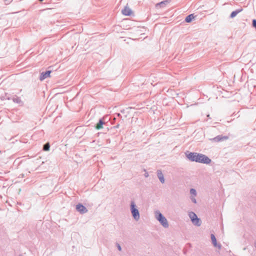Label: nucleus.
Wrapping results in <instances>:
<instances>
[{
  "label": "nucleus",
  "instance_id": "nucleus-1",
  "mask_svg": "<svg viewBox=\"0 0 256 256\" xmlns=\"http://www.w3.org/2000/svg\"><path fill=\"white\" fill-rule=\"evenodd\" d=\"M186 158L191 162L204 164H209L212 162L208 156L202 154L187 152H186Z\"/></svg>",
  "mask_w": 256,
  "mask_h": 256
},
{
  "label": "nucleus",
  "instance_id": "nucleus-2",
  "mask_svg": "<svg viewBox=\"0 0 256 256\" xmlns=\"http://www.w3.org/2000/svg\"><path fill=\"white\" fill-rule=\"evenodd\" d=\"M155 217L156 219L164 228H168L169 226L166 218L159 211H156L155 212Z\"/></svg>",
  "mask_w": 256,
  "mask_h": 256
},
{
  "label": "nucleus",
  "instance_id": "nucleus-3",
  "mask_svg": "<svg viewBox=\"0 0 256 256\" xmlns=\"http://www.w3.org/2000/svg\"><path fill=\"white\" fill-rule=\"evenodd\" d=\"M130 210L134 218L138 221L140 218V212L134 201L130 202Z\"/></svg>",
  "mask_w": 256,
  "mask_h": 256
},
{
  "label": "nucleus",
  "instance_id": "nucleus-4",
  "mask_svg": "<svg viewBox=\"0 0 256 256\" xmlns=\"http://www.w3.org/2000/svg\"><path fill=\"white\" fill-rule=\"evenodd\" d=\"M228 138V136H223L222 135H218L210 139V140L212 142H222L224 140H226Z\"/></svg>",
  "mask_w": 256,
  "mask_h": 256
},
{
  "label": "nucleus",
  "instance_id": "nucleus-5",
  "mask_svg": "<svg viewBox=\"0 0 256 256\" xmlns=\"http://www.w3.org/2000/svg\"><path fill=\"white\" fill-rule=\"evenodd\" d=\"M76 210L82 214H85L88 212L86 207L81 204H78L76 205Z\"/></svg>",
  "mask_w": 256,
  "mask_h": 256
},
{
  "label": "nucleus",
  "instance_id": "nucleus-6",
  "mask_svg": "<svg viewBox=\"0 0 256 256\" xmlns=\"http://www.w3.org/2000/svg\"><path fill=\"white\" fill-rule=\"evenodd\" d=\"M52 72V70H46V72H40V81L44 80V79L50 77V74Z\"/></svg>",
  "mask_w": 256,
  "mask_h": 256
},
{
  "label": "nucleus",
  "instance_id": "nucleus-7",
  "mask_svg": "<svg viewBox=\"0 0 256 256\" xmlns=\"http://www.w3.org/2000/svg\"><path fill=\"white\" fill-rule=\"evenodd\" d=\"M212 242V244L214 247L218 248V249H220L222 248V245L220 244H218L216 238L215 237L214 234H210Z\"/></svg>",
  "mask_w": 256,
  "mask_h": 256
},
{
  "label": "nucleus",
  "instance_id": "nucleus-8",
  "mask_svg": "<svg viewBox=\"0 0 256 256\" xmlns=\"http://www.w3.org/2000/svg\"><path fill=\"white\" fill-rule=\"evenodd\" d=\"M170 2V1L168 0H166L162 1L160 2H158L156 4V8H164L166 5H167Z\"/></svg>",
  "mask_w": 256,
  "mask_h": 256
},
{
  "label": "nucleus",
  "instance_id": "nucleus-9",
  "mask_svg": "<svg viewBox=\"0 0 256 256\" xmlns=\"http://www.w3.org/2000/svg\"><path fill=\"white\" fill-rule=\"evenodd\" d=\"M157 176L161 183L164 184L165 182V179L164 178V174L162 170H158L156 172Z\"/></svg>",
  "mask_w": 256,
  "mask_h": 256
},
{
  "label": "nucleus",
  "instance_id": "nucleus-10",
  "mask_svg": "<svg viewBox=\"0 0 256 256\" xmlns=\"http://www.w3.org/2000/svg\"><path fill=\"white\" fill-rule=\"evenodd\" d=\"M122 14L124 16H130L132 13V11L130 8L126 6L124 10L122 11Z\"/></svg>",
  "mask_w": 256,
  "mask_h": 256
},
{
  "label": "nucleus",
  "instance_id": "nucleus-11",
  "mask_svg": "<svg viewBox=\"0 0 256 256\" xmlns=\"http://www.w3.org/2000/svg\"><path fill=\"white\" fill-rule=\"evenodd\" d=\"M242 10H243V9L241 8L240 9H238L232 12L230 16V18H234L238 13L242 12Z\"/></svg>",
  "mask_w": 256,
  "mask_h": 256
},
{
  "label": "nucleus",
  "instance_id": "nucleus-12",
  "mask_svg": "<svg viewBox=\"0 0 256 256\" xmlns=\"http://www.w3.org/2000/svg\"><path fill=\"white\" fill-rule=\"evenodd\" d=\"M104 124V122L102 118H100L98 122L97 123V124L96 126V128L97 130H100V129L102 128V126Z\"/></svg>",
  "mask_w": 256,
  "mask_h": 256
},
{
  "label": "nucleus",
  "instance_id": "nucleus-13",
  "mask_svg": "<svg viewBox=\"0 0 256 256\" xmlns=\"http://www.w3.org/2000/svg\"><path fill=\"white\" fill-rule=\"evenodd\" d=\"M194 14H190L186 16L185 18V22L188 23L190 22L193 19H194Z\"/></svg>",
  "mask_w": 256,
  "mask_h": 256
},
{
  "label": "nucleus",
  "instance_id": "nucleus-14",
  "mask_svg": "<svg viewBox=\"0 0 256 256\" xmlns=\"http://www.w3.org/2000/svg\"><path fill=\"white\" fill-rule=\"evenodd\" d=\"M192 222L194 225L198 226H200L202 224L200 218H198V217L196 218V219H194Z\"/></svg>",
  "mask_w": 256,
  "mask_h": 256
},
{
  "label": "nucleus",
  "instance_id": "nucleus-15",
  "mask_svg": "<svg viewBox=\"0 0 256 256\" xmlns=\"http://www.w3.org/2000/svg\"><path fill=\"white\" fill-rule=\"evenodd\" d=\"M190 218L191 221H193L194 219L198 218L196 214L192 212H191L188 214Z\"/></svg>",
  "mask_w": 256,
  "mask_h": 256
},
{
  "label": "nucleus",
  "instance_id": "nucleus-16",
  "mask_svg": "<svg viewBox=\"0 0 256 256\" xmlns=\"http://www.w3.org/2000/svg\"><path fill=\"white\" fill-rule=\"evenodd\" d=\"M50 145L48 142L45 144L43 146V150L44 151H48L50 150Z\"/></svg>",
  "mask_w": 256,
  "mask_h": 256
},
{
  "label": "nucleus",
  "instance_id": "nucleus-17",
  "mask_svg": "<svg viewBox=\"0 0 256 256\" xmlns=\"http://www.w3.org/2000/svg\"><path fill=\"white\" fill-rule=\"evenodd\" d=\"M190 194H192V196H196V191L194 188H190Z\"/></svg>",
  "mask_w": 256,
  "mask_h": 256
},
{
  "label": "nucleus",
  "instance_id": "nucleus-18",
  "mask_svg": "<svg viewBox=\"0 0 256 256\" xmlns=\"http://www.w3.org/2000/svg\"><path fill=\"white\" fill-rule=\"evenodd\" d=\"M17 104L19 106H22L24 104V102L20 100V98L17 96Z\"/></svg>",
  "mask_w": 256,
  "mask_h": 256
},
{
  "label": "nucleus",
  "instance_id": "nucleus-19",
  "mask_svg": "<svg viewBox=\"0 0 256 256\" xmlns=\"http://www.w3.org/2000/svg\"><path fill=\"white\" fill-rule=\"evenodd\" d=\"M252 26L254 28H256V20L254 19L252 20Z\"/></svg>",
  "mask_w": 256,
  "mask_h": 256
},
{
  "label": "nucleus",
  "instance_id": "nucleus-20",
  "mask_svg": "<svg viewBox=\"0 0 256 256\" xmlns=\"http://www.w3.org/2000/svg\"><path fill=\"white\" fill-rule=\"evenodd\" d=\"M190 200H191L194 204H196V199L195 198L194 196H190Z\"/></svg>",
  "mask_w": 256,
  "mask_h": 256
},
{
  "label": "nucleus",
  "instance_id": "nucleus-21",
  "mask_svg": "<svg viewBox=\"0 0 256 256\" xmlns=\"http://www.w3.org/2000/svg\"><path fill=\"white\" fill-rule=\"evenodd\" d=\"M116 246H117V248H118V250L121 251L122 248H121V246H120V244L117 243Z\"/></svg>",
  "mask_w": 256,
  "mask_h": 256
},
{
  "label": "nucleus",
  "instance_id": "nucleus-22",
  "mask_svg": "<svg viewBox=\"0 0 256 256\" xmlns=\"http://www.w3.org/2000/svg\"><path fill=\"white\" fill-rule=\"evenodd\" d=\"M116 116L120 118H122V116L120 113H116Z\"/></svg>",
  "mask_w": 256,
  "mask_h": 256
},
{
  "label": "nucleus",
  "instance_id": "nucleus-23",
  "mask_svg": "<svg viewBox=\"0 0 256 256\" xmlns=\"http://www.w3.org/2000/svg\"><path fill=\"white\" fill-rule=\"evenodd\" d=\"M6 2V4H8L9 2L12 1V0H4Z\"/></svg>",
  "mask_w": 256,
  "mask_h": 256
},
{
  "label": "nucleus",
  "instance_id": "nucleus-24",
  "mask_svg": "<svg viewBox=\"0 0 256 256\" xmlns=\"http://www.w3.org/2000/svg\"><path fill=\"white\" fill-rule=\"evenodd\" d=\"M12 100L14 101V102H16V98H15L14 96H12Z\"/></svg>",
  "mask_w": 256,
  "mask_h": 256
},
{
  "label": "nucleus",
  "instance_id": "nucleus-25",
  "mask_svg": "<svg viewBox=\"0 0 256 256\" xmlns=\"http://www.w3.org/2000/svg\"><path fill=\"white\" fill-rule=\"evenodd\" d=\"M144 176H145V177H148V172H146V173L144 174Z\"/></svg>",
  "mask_w": 256,
  "mask_h": 256
},
{
  "label": "nucleus",
  "instance_id": "nucleus-26",
  "mask_svg": "<svg viewBox=\"0 0 256 256\" xmlns=\"http://www.w3.org/2000/svg\"><path fill=\"white\" fill-rule=\"evenodd\" d=\"M118 126H119V124H117V125L116 126V128H118Z\"/></svg>",
  "mask_w": 256,
  "mask_h": 256
},
{
  "label": "nucleus",
  "instance_id": "nucleus-27",
  "mask_svg": "<svg viewBox=\"0 0 256 256\" xmlns=\"http://www.w3.org/2000/svg\"><path fill=\"white\" fill-rule=\"evenodd\" d=\"M21 175H22V178L24 177V174H22Z\"/></svg>",
  "mask_w": 256,
  "mask_h": 256
},
{
  "label": "nucleus",
  "instance_id": "nucleus-28",
  "mask_svg": "<svg viewBox=\"0 0 256 256\" xmlns=\"http://www.w3.org/2000/svg\"><path fill=\"white\" fill-rule=\"evenodd\" d=\"M16 204H20V203H19V202H16Z\"/></svg>",
  "mask_w": 256,
  "mask_h": 256
},
{
  "label": "nucleus",
  "instance_id": "nucleus-29",
  "mask_svg": "<svg viewBox=\"0 0 256 256\" xmlns=\"http://www.w3.org/2000/svg\"><path fill=\"white\" fill-rule=\"evenodd\" d=\"M44 0H39L40 2H42Z\"/></svg>",
  "mask_w": 256,
  "mask_h": 256
},
{
  "label": "nucleus",
  "instance_id": "nucleus-30",
  "mask_svg": "<svg viewBox=\"0 0 256 256\" xmlns=\"http://www.w3.org/2000/svg\"><path fill=\"white\" fill-rule=\"evenodd\" d=\"M124 112V110H121V112Z\"/></svg>",
  "mask_w": 256,
  "mask_h": 256
},
{
  "label": "nucleus",
  "instance_id": "nucleus-31",
  "mask_svg": "<svg viewBox=\"0 0 256 256\" xmlns=\"http://www.w3.org/2000/svg\"><path fill=\"white\" fill-rule=\"evenodd\" d=\"M19 256H22V254H20Z\"/></svg>",
  "mask_w": 256,
  "mask_h": 256
}]
</instances>
